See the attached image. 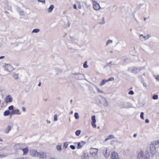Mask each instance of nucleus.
Instances as JSON below:
<instances>
[{
	"label": "nucleus",
	"instance_id": "obj_1",
	"mask_svg": "<svg viewBox=\"0 0 159 159\" xmlns=\"http://www.w3.org/2000/svg\"><path fill=\"white\" fill-rule=\"evenodd\" d=\"M83 76V75L79 73H74L70 75V76L71 77L73 78L75 77L77 80L82 79V76Z\"/></svg>",
	"mask_w": 159,
	"mask_h": 159
},
{
	"label": "nucleus",
	"instance_id": "obj_2",
	"mask_svg": "<svg viewBox=\"0 0 159 159\" xmlns=\"http://www.w3.org/2000/svg\"><path fill=\"white\" fill-rule=\"evenodd\" d=\"M3 67L5 70L8 71H12L13 70L12 66L10 64H5L3 66Z\"/></svg>",
	"mask_w": 159,
	"mask_h": 159
},
{
	"label": "nucleus",
	"instance_id": "obj_3",
	"mask_svg": "<svg viewBox=\"0 0 159 159\" xmlns=\"http://www.w3.org/2000/svg\"><path fill=\"white\" fill-rule=\"evenodd\" d=\"M98 152V149L97 148H91L90 150V153L93 156H95Z\"/></svg>",
	"mask_w": 159,
	"mask_h": 159
},
{
	"label": "nucleus",
	"instance_id": "obj_4",
	"mask_svg": "<svg viewBox=\"0 0 159 159\" xmlns=\"http://www.w3.org/2000/svg\"><path fill=\"white\" fill-rule=\"evenodd\" d=\"M150 152L152 155L154 154L156 152V148L154 144L150 145Z\"/></svg>",
	"mask_w": 159,
	"mask_h": 159
},
{
	"label": "nucleus",
	"instance_id": "obj_5",
	"mask_svg": "<svg viewBox=\"0 0 159 159\" xmlns=\"http://www.w3.org/2000/svg\"><path fill=\"white\" fill-rule=\"evenodd\" d=\"M93 8L95 10L97 11L98 10L101 8V7L99 4L97 3L95 1H94L93 3Z\"/></svg>",
	"mask_w": 159,
	"mask_h": 159
},
{
	"label": "nucleus",
	"instance_id": "obj_6",
	"mask_svg": "<svg viewBox=\"0 0 159 159\" xmlns=\"http://www.w3.org/2000/svg\"><path fill=\"white\" fill-rule=\"evenodd\" d=\"M37 157H39V159H46L47 158L46 153L43 152H39L38 156Z\"/></svg>",
	"mask_w": 159,
	"mask_h": 159
},
{
	"label": "nucleus",
	"instance_id": "obj_7",
	"mask_svg": "<svg viewBox=\"0 0 159 159\" xmlns=\"http://www.w3.org/2000/svg\"><path fill=\"white\" fill-rule=\"evenodd\" d=\"M39 153L36 150H31L30 151V155L33 156H38Z\"/></svg>",
	"mask_w": 159,
	"mask_h": 159
},
{
	"label": "nucleus",
	"instance_id": "obj_8",
	"mask_svg": "<svg viewBox=\"0 0 159 159\" xmlns=\"http://www.w3.org/2000/svg\"><path fill=\"white\" fill-rule=\"evenodd\" d=\"M92 121L91 122L93 128H95L96 127V125L95 124L96 121L95 118V116L94 115L92 116L91 117Z\"/></svg>",
	"mask_w": 159,
	"mask_h": 159
},
{
	"label": "nucleus",
	"instance_id": "obj_9",
	"mask_svg": "<svg viewBox=\"0 0 159 159\" xmlns=\"http://www.w3.org/2000/svg\"><path fill=\"white\" fill-rule=\"evenodd\" d=\"M111 159H119L118 153L116 152H113L111 154Z\"/></svg>",
	"mask_w": 159,
	"mask_h": 159
},
{
	"label": "nucleus",
	"instance_id": "obj_10",
	"mask_svg": "<svg viewBox=\"0 0 159 159\" xmlns=\"http://www.w3.org/2000/svg\"><path fill=\"white\" fill-rule=\"evenodd\" d=\"M12 98L10 95L7 96L5 99V102L6 103L11 102L12 101Z\"/></svg>",
	"mask_w": 159,
	"mask_h": 159
},
{
	"label": "nucleus",
	"instance_id": "obj_11",
	"mask_svg": "<svg viewBox=\"0 0 159 159\" xmlns=\"http://www.w3.org/2000/svg\"><path fill=\"white\" fill-rule=\"evenodd\" d=\"M19 110L18 109H16L15 110H13L11 112L10 115H12L14 114H20V112L19 113Z\"/></svg>",
	"mask_w": 159,
	"mask_h": 159
},
{
	"label": "nucleus",
	"instance_id": "obj_12",
	"mask_svg": "<svg viewBox=\"0 0 159 159\" xmlns=\"http://www.w3.org/2000/svg\"><path fill=\"white\" fill-rule=\"evenodd\" d=\"M85 142L83 141H81L80 142H79L77 143L78 144V149L81 148L83 146L85 145Z\"/></svg>",
	"mask_w": 159,
	"mask_h": 159
},
{
	"label": "nucleus",
	"instance_id": "obj_13",
	"mask_svg": "<svg viewBox=\"0 0 159 159\" xmlns=\"http://www.w3.org/2000/svg\"><path fill=\"white\" fill-rule=\"evenodd\" d=\"M140 70V68L134 67L132 70V72L134 74H136L139 72Z\"/></svg>",
	"mask_w": 159,
	"mask_h": 159
},
{
	"label": "nucleus",
	"instance_id": "obj_14",
	"mask_svg": "<svg viewBox=\"0 0 159 159\" xmlns=\"http://www.w3.org/2000/svg\"><path fill=\"white\" fill-rule=\"evenodd\" d=\"M149 38L148 35L144 36L143 34H141L139 36V39L140 40L143 41L144 40L148 39Z\"/></svg>",
	"mask_w": 159,
	"mask_h": 159
},
{
	"label": "nucleus",
	"instance_id": "obj_15",
	"mask_svg": "<svg viewBox=\"0 0 159 159\" xmlns=\"http://www.w3.org/2000/svg\"><path fill=\"white\" fill-rule=\"evenodd\" d=\"M100 97H101L102 100L104 101V102L103 103V105L105 107H108L109 105L106 99L102 96H101Z\"/></svg>",
	"mask_w": 159,
	"mask_h": 159
},
{
	"label": "nucleus",
	"instance_id": "obj_16",
	"mask_svg": "<svg viewBox=\"0 0 159 159\" xmlns=\"http://www.w3.org/2000/svg\"><path fill=\"white\" fill-rule=\"evenodd\" d=\"M143 151H141L138 154L137 157L139 159H142L143 158Z\"/></svg>",
	"mask_w": 159,
	"mask_h": 159
},
{
	"label": "nucleus",
	"instance_id": "obj_17",
	"mask_svg": "<svg viewBox=\"0 0 159 159\" xmlns=\"http://www.w3.org/2000/svg\"><path fill=\"white\" fill-rule=\"evenodd\" d=\"M82 159H88L89 157L87 153L84 152L82 155Z\"/></svg>",
	"mask_w": 159,
	"mask_h": 159
},
{
	"label": "nucleus",
	"instance_id": "obj_18",
	"mask_svg": "<svg viewBox=\"0 0 159 159\" xmlns=\"http://www.w3.org/2000/svg\"><path fill=\"white\" fill-rule=\"evenodd\" d=\"M114 138H115V137L112 134H111L107 137V138L105 139L104 141H107L108 140Z\"/></svg>",
	"mask_w": 159,
	"mask_h": 159
},
{
	"label": "nucleus",
	"instance_id": "obj_19",
	"mask_svg": "<svg viewBox=\"0 0 159 159\" xmlns=\"http://www.w3.org/2000/svg\"><path fill=\"white\" fill-rule=\"evenodd\" d=\"M54 6L52 4L50 5L49 7L48 8V13H50L52 11L53 9L54 8Z\"/></svg>",
	"mask_w": 159,
	"mask_h": 159
},
{
	"label": "nucleus",
	"instance_id": "obj_20",
	"mask_svg": "<svg viewBox=\"0 0 159 159\" xmlns=\"http://www.w3.org/2000/svg\"><path fill=\"white\" fill-rule=\"evenodd\" d=\"M22 150L23 152V154L25 155L28 152L29 149L27 148H25L23 149H20Z\"/></svg>",
	"mask_w": 159,
	"mask_h": 159
},
{
	"label": "nucleus",
	"instance_id": "obj_21",
	"mask_svg": "<svg viewBox=\"0 0 159 159\" xmlns=\"http://www.w3.org/2000/svg\"><path fill=\"white\" fill-rule=\"evenodd\" d=\"M123 108H129L130 107L129 103L127 102L124 103L123 105Z\"/></svg>",
	"mask_w": 159,
	"mask_h": 159
},
{
	"label": "nucleus",
	"instance_id": "obj_22",
	"mask_svg": "<svg viewBox=\"0 0 159 159\" xmlns=\"http://www.w3.org/2000/svg\"><path fill=\"white\" fill-rule=\"evenodd\" d=\"M10 111L9 110H7L5 111L3 113V115L4 116H7L10 115Z\"/></svg>",
	"mask_w": 159,
	"mask_h": 159
},
{
	"label": "nucleus",
	"instance_id": "obj_23",
	"mask_svg": "<svg viewBox=\"0 0 159 159\" xmlns=\"http://www.w3.org/2000/svg\"><path fill=\"white\" fill-rule=\"evenodd\" d=\"M11 129V126L10 125H8L7 127L5 129V132L7 134L8 133Z\"/></svg>",
	"mask_w": 159,
	"mask_h": 159
},
{
	"label": "nucleus",
	"instance_id": "obj_24",
	"mask_svg": "<svg viewBox=\"0 0 159 159\" xmlns=\"http://www.w3.org/2000/svg\"><path fill=\"white\" fill-rule=\"evenodd\" d=\"M107 82V80H103L100 83V85L102 86Z\"/></svg>",
	"mask_w": 159,
	"mask_h": 159
},
{
	"label": "nucleus",
	"instance_id": "obj_25",
	"mask_svg": "<svg viewBox=\"0 0 159 159\" xmlns=\"http://www.w3.org/2000/svg\"><path fill=\"white\" fill-rule=\"evenodd\" d=\"M40 31L39 29H35L33 30L32 33H38Z\"/></svg>",
	"mask_w": 159,
	"mask_h": 159
},
{
	"label": "nucleus",
	"instance_id": "obj_26",
	"mask_svg": "<svg viewBox=\"0 0 159 159\" xmlns=\"http://www.w3.org/2000/svg\"><path fill=\"white\" fill-rule=\"evenodd\" d=\"M18 12L20 13V15H23L24 14V11L23 10L19 9H18Z\"/></svg>",
	"mask_w": 159,
	"mask_h": 159
},
{
	"label": "nucleus",
	"instance_id": "obj_27",
	"mask_svg": "<svg viewBox=\"0 0 159 159\" xmlns=\"http://www.w3.org/2000/svg\"><path fill=\"white\" fill-rule=\"evenodd\" d=\"M114 65V64H113L112 61H111L110 62L108 63L107 64V65L105 66L104 67L105 68V67H106L107 66H110V67H111V65Z\"/></svg>",
	"mask_w": 159,
	"mask_h": 159
},
{
	"label": "nucleus",
	"instance_id": "obj_28",
	"mask_svg": "<svg viewBox=\"0 0 159 159\" xmlns=\"http://www.w3.org/2000/svg\"><path fill=\"white\" fill-rule=\"evenodd\" d=\"M81 132V130H78L76 131L75 134L77 136H78L80 134Z\"/></svg>",
	"mask_w": 159,
	"mask_h": 159
},
{
	"label": "nucleus",
	"instance_id": "obj_29",
	"mask_svg": "<svg viewBox=\"0 0 159 159\" xmlns=\"http://www.w3.org/2000/svg\"><path fill=\"white\" fill-rule=\"evenodd\" d=\"M74 117L76 119H79V116L78 113L77 112L75 113L74 114Z\"/></svg>",
	"mask_w": 159,
	"mask_h": 159
},
{
	"label": "nucleus",
	"instance_id": "obj_30",
	"mask_svg": "<svg viewBox=\"0 0 159 159\" xmlns=\"http://www.w3.org/2000/svg\"><path fill=\"white\" fill-rule=\"evenodd\" d=\"M105 157L106 158H108L110 156V154L107 153V149H106V153L104 154Z\"/></svg>",
	"mask_w": 159,
	"mask_h": 159
},
{
	"label": "nucleus",
	"instance_id": "obj_31",
	"mask_svg": "<svg viewBox=\"0 0 159 159\" xmlns=\"http://www.w3.org/2000/svg\"><path fill=\"white\" fill-rule=\"evenodd\" d=\"M112 42H113L112 40H110V39L108 40L106 42V46H107L108 44L112 43Z\"/></svg>",
	"mask_w": 159,
	"mask_h": 159
},
{
	"label": "nucleus",
	"instance_id": "obj_32",
	"mask_svg": "<svg viewBox=\"0 0 159 159\" xmlns=\"http://www.w3.org/2000/svg\"><path fill=\"white\" fill-rule=\"evenodd\" d=\"M87 63L88 62L87 61H85L84 63L83 66L84 68H87L88 67V66L87 65Z\"/></svg>",
	"mask_w": 159,
	"mask_h": 159
},
{
	"label": "nucleus",
	"instance_id": "obj_33",
	"mask_svg": "<svg viewBox=\"0 0 159 159\" xmlns=\"http://www.w3.org/2000/svg\"><path fill=\"white\" fill-rule=\"evenodd\" d=\"M158 96L157 95L154 94L152 96V98L154 100H157L158 99Z\"/></svg>",
	"mask_w": 159,
	"mask_h": 159
},
{
	"label": "nucleus",
	"instance_id": "obj_34",
	"mask_svg": "<svg viewBox=\"0 0 159 159\" xmlns=\"http://www.w3.org/2000/svg\"><path fill=\"white\" fill-rule=\"evenodd\" d=\"M69 38L70 39V41L72 42H74L76 40V39L74 37H71L70 36Z\"/></svg>",
	"mask_w": 159,
	"mask_h": 159
},
{
	"label": "nucleus",
	"instance_id": "obj_35",
	"mask_svg": "<svg viewBox=\"0 0 159 159\" xmlns=\"http://www.w3.org/2000/svg\"><path fill=\"white\" fill-rule=\"evenodd\" d=\"M149 157H150L149 153L148 152L146 154V155L144 159H149Z\"/></svg>",
	"mask_w": 159,
	"mask_h": 159
},
{
	"label": "nucleus",
	"instance_id": "obj_36",
	"mask_svg": "<svg viewBox=\"0 0 159 159\" xmlns=\"http://www.w3.org/2000/svg\"><path fill=\"white\" fill-rule=\"evenodd\" d=\"M144 113L143 112H141L140 114V117L141 119L144 120Z\"/></svg>",
	"mask_w": 159,
	"mask_h": 159
},
{
	"label": "nucleus",
	"instance_id": "obj_37",
	"mask_svg": "<svg viewBox=\"0 0 159 159\" xmlns=\"http://www.w3.org/2000/svg\"><path fill=\"white\" fill-rule=\"evenodd\" d=\"M20 144H16L15 146V148H16L17 149H20Z\"/></svg>",
	"mask_w": 159,
	"mask_h": 159
},
{
	"label": "nucleus",
	"instance_id": "obj_38",
	"mask_svg": "<svg viewBox=\"0 0 159 159\" xmlns=\"http://www.w3.org/2000/svg\"><path fill=\"white\" fill-rule=\"evenodd\" d=\"M18 74H15L13 76V77L16 80H17L18 79Z\"/></svg>",
	"mask_w": 159,
	"mask_h": 159
},
{
	"label": "nucleus",
	"instance_id": "obj_39",
	"mask_svg": "<svg viewBox=\"0 0 159 159\" xmlns=\"http://www.w3.org/2000/svg\"><path fill=\"white\" fill-rule=\"evenodd\" d=\"M14 108V106L13 105L10 106L8 108V110H13Z\"/></svg>",
	"mask_w": 159,
	"mask_h": 159
},
{
	"label": "nucleus",
	"instance_id": "obj_40",
	"mask_svg": "<svg viewBox=\"0 0 159 159\" xmlns=\"http://www.w3.org/2000/svg\"><path fill=\"white\" fill-rule=\"evenodd\" d=\"M105 23V21L104 20V17H102V22H100L98 23L99 24L102 25Z\"/></svg>",
	"mask_w": 159,
	"mask_h": 159
},
{
	"label": "nucleus",
	"instance_id": "obj_41",
	"mask_svg": "<svg viewBox=\"0 0 159 159\" xmlns=\"http://www.w3.org/2000/svg\"><path fill=\"white\" fill-rule=\"evenodd\" d=\"M114 78L113 77H111L109 78L108 80H107V81H113L114 80Z\"/></svg>",
	"mask_w": 159,
	"mask_h": 159
},
{
	"label": "nucleus",
	"instance_id": "obj_42",
	"mask_svg": "<svg viewBox=\"0 0 159 159\" xmlns=\"http://www.w3.org/2000/svg\"><path fill=\"white\" fill-rule=\"evenodd\" d=\"M97 89L98 93H103V92L102 91L100 90L98 88H97Z\"/></svg>",
	"mask_w": 159,
	"mask_h": 159
},
{
	"label": "nucleus",
	"instance_id": "obj_43",
	"mask_svg": "<svg viewBox=\"0 0 159 159\" xmlns=\"http://www.w3.org/2000/svg\"><path fill=\"white\" fill-rule=\"evenodd\" d=\"M57 115L55 114L54 116V119L53 120L54 121H56L57 120Z\"/></svg>",
	"mask_w": 159,
	"mask_h": 159
},
{
	"label": "nucleus",
	"instance_id": "obj_44",
	"mask_svg": "<svg viewBox=\"0 0 159 159\" xmlns=\"http://www.w3.org/2000/svg\"><path fill=\"white\" fill-rule=\"evenodd\" d=\"M68 144L66 143H64L63 144V148L65 149L66 148Z\"/></svg>",
	"mask_w": 159,
	"mask_h": 159
},
{
	"label": "nucleus",
	"instance_id": "obj_45",
	"mask_svg": "<svg viewBox=\"0 0 159 159\" xmlns=\"http://www.w3.org/2000/svg\"><path fill=\"white\" fill-rule=\"evenodd\" d=\"M130 95H133L134 94V93L133 91L132 90H131L129 91L128 93Z\"/></svg>",
	"mask_w": 159,
	"mask_h": 159
},
{
	"label": "nucleus",
	"instance_id": "obj_46",
	"mask_svg": "<svg viewBox=\"0 0 159 159\" xmlns=\"http://www.w3.org/2000/svg\"><path fill=\"white\" fill-rule=\"evenodd\" d=\"M57 149L58 150H60L61 149V147L60 145H57L56 147Z\"/></svg>",
	"mask_w": 159,
	"mask_h": 159
},
{
	"label": "nucleus",
	"instance_id": "obj_47",
	"mask_svg": "<svg viewBox=\"0 0 159 159\" xmlns=\"http://www.w3.org/2000/svg\"><path fill=\"white\" fill-rule=\"evenodd\" d=\"M70 148L72 150H74L75 149V146L73 145H70Z\"/></svg>",
	"mask_w": 159,
	"mask_h": 159
},
{
	"label": "nucleus",
	"instance_id": "obj_48",
	"mask_svg": "<svg viewBox=\"0 0 159 159\" xmlns=\"http://www.w3.org/2000/svg\"><path fill=\"white\" fill-rule=\"evenodd\" d=\"M7 155L4 154H0V158H3L7 157Z\"/></svg>",
	"mask_w": 159,
	"mask_h": 159
},
{
	"label": "nucleus",
	"instance_id": "obj_49",
	"mask_svg": "<svg viewBox=\"0 0 159 159\" xmlns=\"http://www.w3.org/2000/svg\"><path fill=\"white\" fill-rule=\"evenodd\" d=\"M38 2H41L42 3H45V0H37Z\"/></svg>",
	"mask_w": 159,
	"mask_h": 159
},
{
	"label": "nucleus",
	"instance_id": "obj_50",
	"mask_svg": "<svg viewBox=\"0 0 159 159\" xmlns=\"http://www.w3.org/2000/svg\"><path fill=\"white\" fill-rule=\"evenodd\" d=\"M155 78L156 79V80L157 81H159V75H157L155 76Z\"/></svg>",
	"mask_w": 159,
	"mask_h": 159
},
{
	"label": "nucleus",
	"instance_id": "obj_51",
	"mask_svg": "<svg viewBox=\"0 0 159 159\" xmlns=\"http://www.w3.org/2000/svg\"><path fill=\"white\" fill-rule=\"evenodd\" d=\"M15 159H29L27 157H22V158H16Z\"/></svg>",
	"mask_w": 159,
	"mask_h": 159
},
{
	"label": "nucleus",
	"instance_id": "obj_52",
	"mask_svg": "<svg viewBox=\"0 0 159 159\" xmlns=\"http://www.w3.org/2000/svg\"><path fill=\"white\" fill-rule=\"evenodd\" d=\"M145 121L146 123H148L149 122V120L148 119H146L145 120Z\"/></svg>",
	"mask_w": 159,
	"mask_h": 159
},
{
	"label": "nucleus",
	"instance_id": "obj_53",
	"mask_svg": "<svg viewBox=\"0 0 159 159\" xmlns=\"http://www.w3.org/2000/svg\"><path fill=\"white\" fill-rule=\"evenodd\" d=\"M73 8L74 9H77L76 5L75 4H74L73 5Z\"/></svg>",
	"mask_w": 159,
	"mask_h": 159
},
{
	"label": "nucleus",
	"instance_id": "obj_54",
	"mask_svg": "<svg viewBox=\"0 0 159 159\" xmlns=\"http://www.w3.org/2000/svg\"><path fill=\"white\" fill-rule=\"evenodd\" d=\"M5 57L4 56H2L0 57V60L3 58H4Z\"/></svg>",
	"mask_w": 159,
	"mask_h": 159
},
{
	"label": "nucleus",
	"instance_id": "obj_55",
	"mask_svg": "<svg viewBox=\"0 0 159 159\" xmlns=\"http://www.w3.org/2000/svg\"><path fill=\"white\" fill-rule=\"evenodd\" d=\"M22 110L23 111H25V109L24 107H22Z\"/></svg>",
	"mask_w": 159,
	"mask_h": 159
},
{
	"label": "nucleus",
	"instance_id": "obj_56",
	"mask_svg": "<svg viewBox=\"0 0 159 159\" xmlns=\"http://www.w3.org/2000/svg\"><path fill=\"white\" fill-rule=\"evenodd\" d=\"M46 121L47 124H50V121L49 120H47Z\"/></svg>",
	"mask_w": 159,
	"mask_h": 159
},
{
	"label": "nucleus",
	"instance_id": "obj_57",
	"mask_svg": "<svg viewBox=\"0 0 159 159\" xmlns=\"http://www.w3.org/2000/svg\"><path fill=\"white\" fill-rule=\"evenodd\" d=\"M143 85L144 87H146L147 86V84L145 83H143Z\"/></svg>",
	"mask_w": 159,
	"mask_h": 159
},
{
	"label": "nucleus",
	"instance_id": "obj_58",
	"mask_svg": "<svg viewBox=\"0 0 159 159\" xmlns=\"http://www.w3.org/2000/svg\"><path fill=\"white\" fill-rule=\"evenodd\" d=\"M41 83L40 82H39L38 84V86L40 87L41 86Z\"/></svg>",
	"mask_w": 159,
	"mask_h": 159
},
{
	"label": "nucleus",
	"instance_id": "obj_59",
	"mask_svg": "<svg viewBox=\"0 0 159 159\" xmlns=\"http://www.w3.org/2000/svg\"><path fill=\"white\" fill-rule=\"evenodd\" d=\"M137 135V134H134L133 137H136Z\"/></svg>",
	"mask_w": 159,
	"mask_h": 159
},
{
	"label": "nucleus",
	"instance_id": "obj_60",
	"mask_svg": "<svg viewBox=\"0 0 159 159\" xmlns=\"http://www.w3.org/2000/svg\"><path fill=\"white\" fill-rule=\"evenodd\" d=\"M78 7L79 9H80L82 8V7L80 5Z\"/></svg>",
	"mask_w": 159,
	"mask_h": 159
},
{
	"label": "nucleus",
	"instance_id": "obj_61",
	"mask_svg": "<svg viewBox=\"0 0 159 159\" xmlns=\"http://www.w3.org/2000/svg\"><path fill=\"white\" fill-rule=\"evenodd\" d=\"M73 113V111H71L70 112V114H71Z\"/></svg>",
	"mask_w": 159,
	"mask_h": 159
},
{
	"label": "nucleus",
	"instance_id": "obj_62",
	"mask_svg": "<svg viewBox=\"0 0 159 159\" xmlns=\"http://www.w3.org/2000/svg\"><path fill=\"white\" fill-rule=\"evenodd\" d=\"M70 25V23H68V26H69Z\"/></svg>",
	"mask_w": 159,
	"mask_h": 159
},
{
	"label": "nucleus",
	"instance_id": "obj_63",
	"mask_svg": "<svg viewBox=\"0 0 159 159\" xmlns=\"http://www.w3.org/2000/svg\"><path fill=\"white\" fill-rule=\"evenodd\" d=\"M72 100H71L70 101V103H72Z\"/></svg>",
	"mask_w": 159,
	"mask_h": 159
},
{
	"label": "nucleus",
	"instance_id": "obj_64",
	"mask_svg": "<svg viewBox=\"0 0 159 159\" xmlns=\"http://www.w3.org/2000/svg\"><path fill=\"white\" fill-rule=\"evenodd\" d=\"M144 21H146V18L145 17H144Z\"/></svg>",
	"mask_w": 159,
	"mask_h": 159
}]
</instances>
